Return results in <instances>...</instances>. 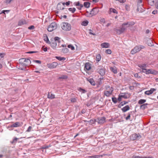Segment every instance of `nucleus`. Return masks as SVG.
Wrapping results in <instances>:
<instances>
[{
    "instance_id": "f257e3e1",
    "label": "nucleus",
    "mask_w": 158,
    "mask_h": 158,
    "mask_svg": "<svg viewBox=\"0 0 158 158\" xmlns=\"http://www.w3.org/2000/svg\"><path fill=\"white\" fill-rule=\"evenodd\" d=\"M60 38L59 37L56 36L54 37L53 40H51V42L49 44H50V46L53 49H55L56 48L57 46L56 41L58 43L60 42Z\"/></svg>"
},
{
    "instance_id": "f03ea898",
    "label": "nucleus",
    "mask_w": 158,
    "mask_h": 158,
    "mask_svg": "<svg viewBox=\"0 0 158 158\" xmlns=\"http://www.w3.org/2000/svg\"><path fill=\"white\" fill-rule=\"evenodd\" d=\"M61 27L63 30L66 31L70 30L71 28L70 24L65 22H64L62 23Z\"/></svg>"
},
{
    "instance_id": "7ed1b4c3",
    "label": "nucleus",
    "mask_w": 158,
    "mask_h": 158,
    "mask_svg": "<svg viewBox=\"0 0 158 158\" xmlns=\"http://www.w3.org/2000/svg\"><path fill=\"white\" fill-rule=\"evenodd\" d=\"M126 24L125 23H123L122 25V27L120 29H116V31L118 34H120L122 33H123L127 29Z\"/></svg>"
},
{
    "instance_id": "20e7f679",
    "label": "nucleus",
    "mask_w": 158,
    "mask_h": 158,
    "mask_svg": "<svg viewBox=\"0 0 158 158\" xmlns=\"http://www.w3.org/2000/svg\"><path fill=\"white\" fill-rule=\"evenodd\" d=\"M57 28V25L55 23H52L48 27V31L52 32L56 29Z\"/></svg>"
},
{
    "instance_id": "39448f33",
    "label": "nucleus",
    "mask_w": 158,
    "mask_h": 158,
    "mask_svg": "<svg viewBox=\"0 0 158 158\" xmlns=\"http://www.w3.org/2000/svg\"><path fill=\"white\" fill-rule=\"evenodd\" d=\"M58 64L57 62H53L51 63L47 64L48 67L50 69H54L58 65Z\"/></svg>"
},
{
    "instance_id": "423d86ee",
    "label": "nucleus",
    "mask_w": 158,
    "mask_h": 158,
    "mask_svg": "<svg viewBox=\"0 0 158 158\" xmlns=\"http://www.w3.org/2000/svg\"><path fill=\"white\" fill-rule=\"evenodd\" d=\"M140 51V48H139V46H136L131 50V53L132 54H134L136 53L139 52Z\"/></svg>"
},
{
    "instance_id": "0eeeda50",
    "label": "nucleus",
    "mask_w": 158,
    "mask_h": 158,
    "mask_svg": "<svg viewBox=\"0 0 158 158\" xmlns=\"http://www.w3.org/2000/svg\"><path fill=\"white\" fill-rule=\"evenodd\" d=\"M99 11V9L98 8H93L90 11V14L91 16L95 15Z\"/></svg>"
},
{
    "instance_id": "6e6552de",
    "label": "nucleus",
    "mask_w": 158,
    "mask_h": 158,
    "mask_svg": "<svg viewBox=\"0 0 158 158\" xmlns=\"http://www.w3.org/2000/svg\"><path fill=\"white\" fill-rule=\"evenodd\" d=\"M137 10L139 12H142L144 11V8L143 7V4H137Z\"/></svg>"
},
{
    "instance_id": "1a4fd4ad",
    "label": "nucleus",
    "mask_w": 158,
    "mask_h": 158,
    "mask_svg": "<svg viewBox=\"0 0 158 158\" xmlns=\"http://www.w3.org/2000/svg\"><path fill=\"white\" fill-rule=\"evenodd\" d=\"M158 73V72L154 69H148V74H150L156 75Z\"/></svg>"
},
{
    "instance_id": "9d476101",
    "label": "nucleus",
    "mask_w": 158,
    "mask_h": 158,
    "mask_svg": "<svg viewBox=\"0 0 158 158\" xmlns=\"http://www.w3.org/2000/svg\"><path fill=\"white\" fill-rule=\"evenodd\" d=\"M110 90L109 91H106L104 92V94L107 97H109L112 94V92L113 91V89L112 87L110 88Z\"/></svg>"
},
{
    "instance_id": "9b49d317",
    "label": "nucleus",
    "mask_w": 158,
    "mask_h": 158,
    "mask_svg": "<svg viewBox=\"0 0 158 158\" xmlns=\"http://www.w3.org/2000/svg\"><path fill=\"white\" fill-rule=\"evenodd\" d=\"M156 90V89L154 88H151L150 90L145 91L144 93L145 94L149 95L152 94L153 92Z\"/></svg>"
},
{
    "instance_id": "f8f14e48",
    "label": "nucleus",
    "mask_w": 158,
    "mask_h": 158,
    "mask_svg": "<svg viewBox=\"0 0 158 158\" xmlns=\"http://www.w3.org/2000/svg\"><path fill=\"white\" fill-rule=\"evenodd\" d=\"M23 60V62H26L27 63L28 65L30 64H31V61L30 60L28 59H25V58H22L20 59L19 60V61H21Z\"/></svg>"
},
{
    "instance_id": "ddd939ff",
    "label": "nucleus",
    "mask_w": 158,
    "mask_h": 158,
    "mask_svg": "<svg viewBox=\"0 0 158 158\" xmlns=\"http://www.w3.org/2000/svg\"><path fill=\"white\" fill-rule=\"evenodd\" d=\"M141 138L140 135H138L136 134H133L132 135V140H135L136 139H139Z\"/></svg>"
},
{
    "instance_id": "4468645a",
    "label": "nucleus",
    "mask_w": 158,
    "mask_h": 158,
    "mask_svg": "<svg viewBox=\"0 0 158 158\" xmlns=\"http://www.w3.org/2000/svg\"><path fill=\"white\" fill-rule=\"evenodd\" d=\"M85 122H88L91 124H95L96 122H97L98 123H99V119L98 118L97 119H94L93 120H91L89 121H87L86 120H84Z\"/></svg>"
},
{
    "instance_id": "2eb2a0df",
    "label": "nucleus",
    "mask_w": 158,
    "mask_h": 158,
    "mask_svg": "<svg viewBox=\"0 0 158 158\" xmlns=\"http://www.w3.org/2000/svg\"><path fill=\"white\" fill-rule=\"evenodd\" d=\"M19 122H17L13 123L10 126L11 127H16L21 126Z\"/></svg>"
},
{
    "instance_id": "dca6fc26",
    "label": "nucleus",
    "mask_w": 158,
    "mask_h": 158,
    "mask_svg": "<svg viewBox=\"0 0 158 158\" xmlns=\"http://www.w3.org/2000/svg\"><path fill=\"white\" fill-rule=\"evenodd\" d=\"M74 4L76 6H80V7H77V9L79 10H81V8L83 7V5L80 4L79 2H75L74 3Z\"/></svg>"
},
{
    "instance_id": "f3484780",
    "label": "nucleus",
    "mask_w": 158,
    "mask_h": 158,
    "mask_svg": "<svg viewBox=\"0 0 158 158\" xmlns=\"http://www.w3.org/2000/svg\"><path fill=\"white\" fill-rule=\"evenodd\" d=\"M27 23V22L25 20H20L18 22V25L21 26L24 24H26Z\"/></svg>"
},
{
    "instance_id": "a211bd4d",
    "label": "nucleus",
    "mask_w": 158,
    "mask_h": 158,
    "mask_svg": "<svg viewBox=\"0 0 158 158\" xmlns=\"http://www.w3.org/2000/svg\"><path fill=\"white\" fill-rule=\"evenodd\" d=\"M130 107L129 106L127 105L126 106H125L123 108L121 109V110H122L123 112V113H124L127 111L129 110H130Z\"/></svg>"
},
{
    "instance_id": "6ab92c4d",
    "label": "nucleus",
    "mask_w": 158,
    "mask_h": 158,
    "mask_svg": "<svg viewBox=\"0 0 158 158\" xmlns=\"http://www.w3.org/2000/svg\"><path fill=\"white\" fill-rule=\"evenodd\" d=\"M105 73L104 69L102 68V67L99 66V74L102 76L105 75Z\"/></svg>"
},
{
    "instance_id": "aec40b11",
    "label": "nucleus",
    "mask_w": 158,
    "mask_h": 158,
    "mask_svg": "<svg viewBox=\"0 0 158 158\" xmlns=\"http://www.w3.org/2000/svg\"><path fill=\"white\" fill-rule=\"evenodd\" d=\"M91 68L90 64L89 63H87L85 64L84 69L86 70H89Z\"/></svg>"
},
{
    "instance_id": "412c9836",
    "label": "nucleus",
    "mask_w": 158,
    "mask_h": 158,
    "mask_svg": "<svg viewBox=\"0 0 158 158\" xmlns=\"http://www.w3.org/2000/svg\"><path fill=\"white\" fill-rule=\"evenodd\" d=\"M55 95L54 94H52L50 92H48L47 97L48 98L50 99H52L55 98Z\"/></svg>"
},
{
    "instance_id": "4be33fe9",
    "label": "nucleus",
    "mask_w": 158,
    "mask_h": 158,
    "mask_svg": "<svg viewBox=\"0 0 158 158\" xmlns=\"http://www.w3.org/2000/svg\"><path fill=\"white\" fill-rule=\"evenodd\" d=\"M102 48H108L110 46V44L108 43L104 42L101 45Z\"/></svg>"
},
{
    "instance_id": "5701e85b",
    "label": "nucleus",
    "mask_w": 158,
    "mask_h": 158,
    "mask_svg": "<svg viewBox=\"0 0 158 158\" xmlns=\"http://www.w3.org/2000/svg\"><path fill=\"white\" fill-rule=\"evenodd\" d=\"M126 24V27H128L130 26H132L134 25L135 23L133 22H127L126 23H124Z\"/></svg>"
},
{
    "instance_id": "b1692460",
    "label": "nucleus",
    "mask_w": 158,
    "mask_h": 158,
    "mask_svg": "<svg viewBox=\"0 0 158 158\" xmlns=\"http://www.w3.org/2000/svg\"><path fill=\"white\" fill-rule=\"evenodd\" d=\"M87 80L93 85H95V81L92 78L87 79Z\"/></svg>"
},
{
    "instance_id": "393cba45",
    "label": "nucleus",
    "mask_w": 158,
    "mask_h": 158,
    "mask_svg": "<svg viewBox=\"0 0 158 158\" xmlns=\"http://www.w3.org/2000/svg\"><path fill=\"white\" fill-rule=\"evenodd\" d=\"M110 69L111 71L114 73L116 74L117 73V71L115 67H111Z\"/></svg>"
},
{
    "instance_id": "a878e982",
    "label": "nucleus",
    "mask_w": 158,
    "mask_h": 158,
    "mask_svg": "<svg viewBox=\"0 0 158 158\" xmlns=\"http://www.w3.org/2000/svg\"><path fill=\"white\" fill-rule=\"evenodd\" d=\"M106 118L104 117H102L100 119H99V124L103 123L105 122Z\"/></svg>"
},
{
    "instance_id": "bb28decb",
    "label": "nucleus",
    "mask_w": 158,
    "mask_h": 158,
    "mask_svg": "<svg viewBox=\"0 0 158 158\" xmlns=\"http://www.w3.org/2000/svg\"><path fill=\"white\" fill-rule=\"evenodd\" d=\"M83 5L85 7L88 8L90 6V3L89 2H85Z\"/></svg>"
},
{
    "instance_id": "cd10ccee",
    "label": "nucleus",
    "mask_w": 158,
    "mask_h": 158,
    "mask_svg": "<svg viewBox=\"0 0 158 158\" xmlns=\"http://www.w3.org/2000/svg\"><path fill=\"white\" fill-rule=\"evenodd\" d=\"M69 51V50L67 48H64L62 49L61 52L64 53H68Z\"/></svg>"
},
{
    "instance_id": "c85d7f7f",
    "label": "nucleus",
    "mask_w": 158,
    "mask_h": 158,
    "mask_svg": "<svg viewBox=\"0 0 158 158\" xmlns=\"http://www.w3.org/2000/svg\"><path fill=\"white\" fill-rule=\"evenodd\" d=\"M146 100L144 99H141L139 100L138 102V103L139 104H143L146 102Z\"/></svg>"
},
{
    "instance_id": "c756f323",
    "label": "nucleus",
    "mask_w": 158,
    "mask_h": 158,
    "mask_svg": "<svg viewBox=\"0 0 158 158\" xmlns=\"http://www.w3.org/2000/svg\"><path fill=\"white\" fill-rule=\"evenodd\" d=\"M132 112V111H131L128 113V115L125 118V119L126 120H128L130 119L131 115Z\"/></svg>"
},
{
    "instance_id": "7c9ffc66",
    "label": "nucleus",
    "mask_w": 158,
    "mask_h": 158,
    "mask_svg": "<svg viewBox=\"0 0 158 158\" xmlns=\"http://www.w3.org/2000/svg\"><path fill=\"white\" fill-rule=\"evenodd\" d=\"M19 62L21 64V65L22 66H23V67H24L26 68V66H27L28 65L27 64L24 63V62H23V60H22L20 62L19 61Z\"/></svg>"
},
{
    "instance_id": "2f4dec72",
    "label": "nucleus",
    "mask_w": 158,
    "mask_h": 158,
    "mask_svg": "<svg viewBox=\"0 0 158 158\" xmlns=\"http://www.w3.org/2000/svg\"><path fill=\"white\" fill-rule=\"evenodd\" d=\"M56 58L59 60H65V58L64 57H61L60 56H56Z\"/></svg>"
},
{
    "instance_id": "473e14b6",
    "label": "nucleus",
    "mask_w": 158,
    "mask_h": 158,
    "mask_svg": "<svg viewBox=\"0 0 158 158\" xmlns=\"http://www.w3.org/2000/svg\"><path fill=\"white\" fill-rule=\"evenodd\" d=\"M89 22L87 20H85L82 22L81 25L84 26H86L88 25Z\"/></svg>"
},
{
    "instance_id": "72a5a7b5",
    "label": "nucleus",
    "mask_w": 158,
    "mask_h": 158,
    "mask_svg": "<svg viewBox=\"0 0 158 158\" xmlns=\"http://www.w3.org/2000/svg\"><path fill=\"white\" fill-rule=\"evenodd\" d=\"M18 139V138L15 137L14 138V139H13V140L12 141H10V143L11 144H14V143H16L17 142Z\"/></svg>"
},
{
    "instance_id": "f704fd0d",
    "label": "nucleus",
    "mask_w": 158,
    "mask_h": 158,
    "mask_svg": "<svg viewBox=\"0 0 158 158\" xmlns=\"http://www.w3.org/2000/svg\"><path fill=\"white\" fill-rule=\"evenodd\" d=\"M110 12H112L114 13L118 14V12L116 9L112 8L110 9Z\"/></svg>"
},
{
    "instance_id": "c9c22d12",
    "label": "nucleus",
    "mask_w": 158,
    "mask_h": 158,
    "mask_svg": "<svg viewBox=\"0 0 158 158\" xmlns=\"http://www.w3.org/2000/svg\"><path fill=\"white\" fill-rule=\"evenodd\" d=\"M138 66L142 69H145L146 67V65L145 64H139Z\"/></svg>"
},
{
    "instance_id": "e433bc0d",
    "label": "nucleus",
    "mask_w": 158,
    "mask_h": 158,
    "mask_svg": "<svg viewBox=\"0 0 158 158\" xmlns=\"http://www.w3.org/2000/svg\"><path fill=\"white\" fill-rule=\"evenodd\" d=\"M75 8H69V10L70 12H71L72 13H74L76 11Z\"/></svg>"
},
{
    "instance_id": "4c0bfd02",
    "label": "nucleus",
    "mask_w": 158,
    "mask_h": 158,
    "mask_svg": "<svg viewBox=\"0 0 158 158\" xmlns=\"http://www.w3.org/2000/svg\"><path fill=\"white\" fill-rule=\"evenodd\" d=\"M68 48H71L72 50L73 51L75 49L74 47L72 44H69L68 45Z\"/></svg>"
},
{
    "instance_id": "58836bf2",
    "label": "nucleus",
    "mask_w": 158,
    "mask_h": 158,
    "mask_svg": "<svg viewBox=\"0 0 158 158\" xmlns=\"http://www.w3.org/2000/svg\"><path fill=\"white\" fill-rule=\"evenodd\" d=\"M148 69L145 68L143 69H142V70L141 71V72L145 73L146 74H148Z\"/></svg>"
},
{
    "instance_id": "ea45409f",
    "label": "nucleus",
    "mask_w": 158,
    "mask_h": 158,
    "mask_svg": "<svg viewBox=\"0 0 158 158\" xmlns=\"http://www.w3.org/2000/svg\"><path fill=\"white\" fill-rule=\"evenodd\" d=\"M68 78V77L67 76L63 75L61 77H59V78L60 79H66Z\"/></svg>"
},
{
    "instance_id": "a19ab883",
    "label": "nucleus",
    "mask_w": 158,
    "mask_h": 158,
    "mask_svg": "<svg viewBox=\"0 0 158 158\" xmlns=\"http://www.w3.org/2000/svg\"><path fill=\"white\" fill-rule=\"evenodd\" d=\"M105 52L107 54H110L112 52L110 49H107L106 50Z\"/></svg>"
},
{
    "instance_id": "79ce46f5",
    "label": "nucleus",
    "mask_w": 158,
    "mask_h": 158,
    "mask_svg": "<svg viewBox=\"0 0 158 158\" xmlns=\"http://www.w3.org/2000/svg\"><path fill=\"white\" fill-rule=\"evenodd\" d=\"M147 107L145 106L144 105H143V104L141 105L140 107V109L143 110H144Z\"/></svg>"
},
{
    "instance_id": "37998d69",
    "label": "nucleus",
    "mask_w": 158,
    "mask_h": 158,
    "mask_svg": "<svg viewBox=\"0 0 158 158\" xmlns=\"http://www.w3.org/2000/svg\"><path fill=\"white\" fill-rule=\"evenodd\" d=\"M112 99L113 102L114 103H116L117 102V99L115 97H112Z\"/></svg>"
},
{
    "instance_id": "c03bdc74",
    "label": "nucleus",
    "mask_w": 158,
    "mask_h": 158,
    "mask_svg": "<svg viewBox=\"0 0 158 158\" xmlns=\"http://www.w3.org/2000/svg\"><path fill=\"white\" fill-rule=\"evenodd\" d=\"M79 91L82 92L83 93H85L86 92V91L85 89H82L81 88H79Z\"/></svg>"
},
{
    "instance_id": "a18cd8bd",
    "label": "nucleus",
    "mask_w": 158,
    "mask_h": 158,
    "mask_svg": "<svg viewBox=\"0 0 158 158\" xmlns=\"http://www.w3.org/2000/svg\"><path fill=\"white\" fill-rule=\"evenodd\" d=\"M125 9L127 11L129 10L130 9L129 6L128 5H126L125 6Z\"/></svg>"
},
{
    "instance_id": "49530a36",
    "label": "nucleus",
    "mask_w": 158,
    "mask_h": 158,
    "mask_svg": "<svg viewBox=\"0 0 158 158\" xmlns=\"http://www.w3.org/2000/svg\"><path fill=\"white\" fill-rule=\"evenodd\" d=\"M99 156L98 155H94L92 156H89V158H98Z\"/></svg>"
},
{
    "instance_id": "de8ad7c7",
    "label": "nucleus",
    "mask_w": 158,
    "mask_h": 158,
    "mask_svg": "<svg viewBox=\"0 0 158 158\" xmlns=\"http://www.w3.org/2000/svg\"><path fill=\"white\" fill-rule=\"evenodd\" d=\"M9 11V10H3L2 11V12L0 13V14H5V12H6L7 13H8Z\"/></svg>"
},
{
    "instance_id": "09e8293b",
    "label": "nucleus",
    "mask_w": 158,
    "mask_h": 158,
    "mask_svg": "<svg viewBox=\"0 0 158 158\" xmlns=\"http://www.w3.org/2000/svg\"><path fill=\"white\" fill-rule=\"evenodd\" d=\"M32 128V127L31 126H29L27 130H26V132H29L31 131V129Z\"/></svg>"
},
{
    "instance_id": "8fccbe9b",
    "label": "nucleus",
    "mask_w": 158,
    "mask_h": 158,
    "mask_svg": "<svg viewBox=\"0 0 158 158\" xmlns=\"http://www.w3.org/2000/svg\"><path fill=\"white\" fill-rule=\"evenodd\" d=\"M33 62L40 64L42 62L40 60H33Z\"/></svg>"
},
{
    "instance_id": "3c124183",
    "label": "nucleus",
    "mask_w": 158,
    "mask_h": 158,
    "mask_svg": "<svg viewBox=\"0 0 158 158\" xmlns=\"http://www.w3.org/2000/svg\"><path fill=\"white\" fill-rule=\"evenodd\" d=\"M121 102V104L123 106L125 105H126L128 103V102L125 101H123Z\"/></svg>"
},
{
    "instance_id": "603ef678",
    "label": "nucleus",
    "mask_w": 158,
    "mask_h": 158,
    "mask_svg": "<svg viewBox=\"0 0 158 158\" xmlns=\"http://www.w3.org/2000/svg\"><path fill=\"white\" fill-rule=\"evenodd\" d=\"M38 52L37 51H29L27 52V53L31 54V53H36Z\"/></svg>"
},
{
    "instance_id": "864d4df0",
    "label": "nucleus",
    "mask_w": 158,
    "mask_h": 158,
    "mask_svg": "<svg viewBox=\"0 0 158 158\" xmlns=\"http://www.w3.org/2000/svg\"><path fill=\"white\" fill-rule=\"evenodd\" d=\"M77 99L76 98H72L71 99V101L72 102H76Z\"/></svg>"
},
{
    "instance_id": "5fc2aeb1",
    "label": "nucleus",
    "mask_w": 158,
    "mask_h": 158,
    "mask_svg": "<svg viewBox=\"0 0 158 158\" xmlns=\"http://www.w3.org/2000/svg\"><path fill=\"white\" fill-rule=\"evenodd\" d=\"M51 146L49 145V146H44L42 147V149H46L48 148Z\"/></svg>"
},
{
    "instance_id": "6e6d98bb",
    "label": "nucleus",
    "mask_w": 158,
    "mask_h": 158,
    "mask_svg": "<svg viewBox=\"0 0 158 158\" xmlns=\"http://www.w3.org/2000/svg\"><path fill=\"white\" fill-rule=\"evenodd\" d=\"M100 21L101 23H105V20L104 18H101L100 20Z\"/></svg>"
},
{
    "instance_id": "4d7b16f0",
    "label": "nucleus",
    "mask_w": 158,
    "mask_h": 158,
    "mask_svg": "<svg viewBox=\"0 0 158 158\" xmlns=\"http://www.w3.org/2000/svg\"><path fill=\"white\" fill-rule=\"evenodd\" d=\"M103 77H102L99 78V85L102 83V80H103Z\"/></svg>"
},
{
    "instance_id": "13d9d810",
    "label": "nucleus",
    "mask_w": 158,
    "mask_h": 158,
    "mask_svg": "<svg viewBox=\"0 0 158 158\" xmlns=\"http://www.w3.org/2000/svg\"><path fill=\"white\" fill-rule=\"evenodd\" d=\"M148 2L149 3H150V4L152 3V5L154 4V1L153 0H148Z\"/></svg>"
},
{
    "instance_id": "bf43d9fd",
    "label": "nucleus",
    "mask_w": 158,
    "mask_h": 158,
    "mask_svg": "<svg viewBox=\"0 0 158 158\" xmlns=\"http://www.w3.org/2000/svg\"><path fill=\"white\" fill-rule=\"evenodd\" d=\"M122 97H121V95H119L118 97L117 100H118V101L120 102L122 100Z\"/></svg>"
},
{
    "instance_id": "052dcab7",
    "label": "nucleus",
    "mask_w": 158,
    "mask_h": 158,
    "mask_svg": "<svg viewBox=\"0 0 158 158\" xmlns=\"http://www.w3.org/2000/svg\"><path fill=\"white\" fill-rule=\"evenodd\" d=\"M132 158H141V156H138L133 155L132 156Z\"/></svg>"
},
{
    "instance_id": "680f3d73",
    "label": "nucleus",
    "mask_w": 158,
    "mask_h": 158,
    "mask_svg": "<svg viewBox=\"0 0 158 158\" xmlns=\"http://www.w3.org/2000/svg\"><path fill=\"white\" fill-rule=\"evenodd\" d=\"M34 28H35V27L33 25H31V26H30V27H28V29H29L30 30L33 29H34Z\"/></svg>"
},
{
    "instance_id": "e2e57ef3",
    "label": "nucleus",
    "mask_w": 158,
    "mask_h": 158,
    "mask_svg": "<svg viewBox=\"0 0 158 158\" xmlns=\"http://www.w3.org/2000/svg\"><path fill=\"white\" fill-rule=\"evenodd\" d=\"M12 0H6L5 1V2L6 4H9L10 3Z\"/></svg>"
},
{
    "instance_id": "0e129e2a",
    "label": "nucleus",
    "mask_w": 158,
    "mask_h": 158,
    "mask_svg": "<svg viewBox=\"0 0 158 158\" xmlns=\"http://www.w3.org/2000/svg\"><path fill=\"white\" fill-rule=\"evenodd\" d=\"M89 34L91 35H95V34L93 33L92 31V30L91 29H89Z\"/></svg>"
},
{
    "instance_id": "69168bd1",
    "label": "nucleus",
    "mask_w": 158,
    "mask_h": 158,
    "mask_svg": "<svg viewBox=\"0 0 158 158\" xmlns=\"http://www.w3.org/2000/svg\"><path fill=\"white\" fill-rule=\"evenodd\" d=\"M157 11L156 10H153L152 12V13L154 15H155L157 13Z\"/></svg>"
},
{
    "instance_id": "338daca9",
    "label": "nucleus",
    "mask_w": 158,
    "mask_h": 158,
    "mask_svg": "<svg viewBox=\"0 0 158 158\" xmlns=\"http://www.w3.org/2000/svg\"><path fill=\"white\" fill-rule=\"evenodd\" d=\"M45 41L47 43L49 44V43H50V42L49 41L48 39V38L47 37L46 38V40H45Z\"/></svg>"
},
{
    "instance_id": "774afa93",
    "label": "nucleus",
    "mask_w": 158,
    "mask_h": 158,
    "mask_svg": "<svg viewBox=\"0 0 158 158\" xmlns=\"http://www.w3.org/2000/svg\"><path fill=\"white\" fill-rule=\"evenodd\" d=\"M155 6L156 9H158V2H156L155 3Z\"/></svg>"
}]
</instances>
